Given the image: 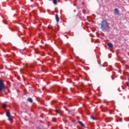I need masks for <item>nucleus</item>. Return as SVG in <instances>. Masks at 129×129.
I'll list each match as a JSON object with an SVG mask.
<instances>
[{"mask_svg":"<svg viewBox=\"0 0 129 129\" xmlns=\"http://www.w3.org/2000/svg\"><path fill=\"white\" fill-rule=\"evenodd\" d=\"M109 24L106 20L104 19L101 23V29L102 32H105L107 29H110Z\"/></svg>","mask_w":129,"mask_h":129,"instance_id":"1","label":"nucleus"},{"mask_svg":"<svg viewBox=\"0 0 129 129\" xmlns=\"http://www.w3.org/2000/svg\"><path fill=\"white\" fill-rule=\"evenodd\" d=\"M35 54H38V53H39V51L38 50H35Z\"/></svg>","mask_w":129,"mask_h":129,"instance_id":"15","label":"nucleus"},{"mask_svg":"<svg viewBox=\"0 0 129 129\" xmlns=\"http://www.w3.org/2000/svg\"><path fill=\"white\" fill-rule=\"evenodd\" d=\"M28 101H29V102H30V103H33V99H32L31 98L29 97L27 99Z\"/></svg>","mask_w":129,"mask_h":129,"instance_id":"6","label":"nucleus"},{"mask_svg":"<svg viewBox=\"0 0 129 129\" xmlns=\"http://www.w3.org/2000/svg\"><path fill=\"white\" fill-rule=\"evenodd\" d=\"M53 3L54 5H57V0H53Z\"/></svg>","mask_w":129,"mask_h":129,"instance_id":"11","label":"nucleus"},{"mask_svg":"<svg viewBox=\"0 0 129 129\" xmlns=\"http://www.w3.org/2000/svg\"><path fill=\"white\" fill-rule=\"evenodd\" d=\"M107 45L109 48H112V47H113V45H112V43H108Z\"/></svg>","mask_w":129,"mask_h":129,"instance_id":"8","label":"nucleus"},{"mask_svg":"<svg viewBox=\"0 0 129 129\" xmlns=\"http://www.w3.org/2000/svg\"><path fill=\"white\" fill-rule=\"evenodd\" d=\"M78 123L81 125V126H85V125H84V123H83L81 121H79Z\"/></svg>","mask_w":129,"mask_h":129,"instance_id":"7","label":"nucleus"},{"mask_svg":"<svg viewBox=\"0 0 129 129\" xmlns=\"http://www.w3.org/2000/svg\"><path fill=\"white\" fill-rule=\"evenodd\" d=\"M17 79L18 80H21V78L20 77H17Z\"/></svg>","mask_w":129,"mask_h":129,"instance_id":"16","label":"nucleus"},{"mask_svg":"<svg viewBox=\"0 0 129 129\" xmlns=\"http://www.w3.org/2000/svg\"><path fill=\"white\" fill-rule=\"evenodd\" d=\"M10 116H11V113H10V111H7L6 112V116L8 117H10Z\"/></svg>","mask_w":129,"mask_h":129,"instance_id":"9","label":"nucleus"},{"mask_svg":"<svg viewBox=\"0 0 129 129\" xmlns=\"http://www.w3.org/2000/svg\"><path fill=\"white\" fill-rule=\"evenodd\" d=\"M8 120L10 121L11 123L13 122V118L12 117V116L10 115L9 117L8 116Z\"/></svg>","mask_w":129,"mask_h":129,"instance_id":"5","label":"nucleus"},{"mask_svg":"<svg viewBox=\"0 0 129 129\" xmlns=\"http://www.w3.org/2000/svg\"><path fill=\"white\" fill-rule=\"evenodd\" d=\"M7 107V104H3L2 107H3V108H5V107Z\"/></svg>","mask_w":129,"mask_h":129,"instance_id":"12","label":"nucleus"},{"mask_svg":"<svg viewBox=\"0 0 129 129\" xmlns=\"http://www.w3.org/2000/svg\"><path fill=\"white\" fill-rule=\"evenodd\" d=\"M7 89V87L4 83V82L3 80H0V92H3V91H4V90H6Z\"/></svg>","mask_w":129,"mask_h":129,"instance_id":"2","label":"nucleus"},{"mask_svg":"<svg viewBox=\"0 0 129 129\" xmlns=\"http://www.w3.org/2000/svg\"><path fill=\"white\" fill-rule=\"evenodd\" d=\"M114 12L116 15H119V11L117 8L115 9Z\"/></svg>","mask_w":129,"mask_h":129,"instance_id":"3","label":"nucleus"},{"mask_svg":"<svg viewBox=\"0 0 129 129\" xmlns=\"http://www.w3.org/2000/svg\"><path fill=\"white\" fill-rule=\"evenodd\" d=\"M21 72L22 73V69H21Z\"/></svg>","mask_w":129,"mask_h":129,"instance_id":"17","label":"nucleus"},{"mask_svg":"<svg viewBox=\"0 0 129 129\" xmlns=\"http://www.w3.org/2000/svg\"><path fill=\"white\" fill-rule=\"evenodd\" d=\"M55 112H56V113H60V112H59V110H58L57 109L55 110Z\"/></svg>","mask_w":129,"mask_h":129,"instance_id":"13","label":"nucleus"},{"mask_svg":"<svg viewBox=\"0 0 129 129\" xmlns=\"http://www.w3.org/2000/svg\"><path fill=\"white\" fill-rule=\"evenodd\" d=\"M55 20L56 21V22L58 23V22H59V16L58 15V14L55 15Z\"/></svg>","mask_w":129,"mask_h":129,"instance_id":"4","label":"nucleus"},{"mask_svg":"<svg viewBox=\"0 0 129 129\" xmlns=\"http://www.w3.org/2000/svg\"><path fill=\"white\" fill-rule=\"evenodd\" d=\"M52 121H56V118H52Z\"/></svg>","mask_w":129,"mask_h":129,"instance_id":"14","label":"nucleus"},{"mask_svg":"<svg viewBox=\"0 0 129 129\" xmlns=\"http://www.w3.org/2000/svg\"><path fill=\"white\" fill-rule=\"evenodd\" d=\"M91 118L92 119H93V120H96V118L94 117V116H91Z\"/></svg>","mask_w":129,"mask_h":129,"instance_id":"10","label":"nucleus"}]
</instances>
